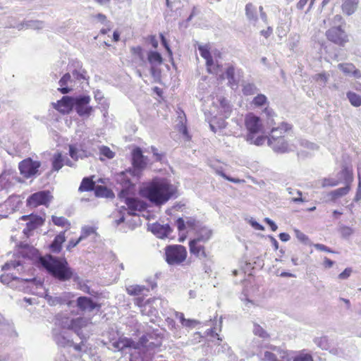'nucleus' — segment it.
<instances>
[{"label":"nucleus","mask_w":361,"mask_h":361,"mask_svg":"<svg viewBox=\"0 0 361 361\" xmlns=\"http://www.w3.org/2000/svg\"><path fill=\"white\" fill-rule=\"evenodd\" d=\"M151 302L155 305H157L158 304H161L163 302V300L159 298H154L152 300H148L147 302H145L143 305V299L141 298H138L135 299V304L138 305L139 307H144L145 309L147 307H150Z\"/></svg>","instance_id":"a19ab883"},{"label":"nucleus","mask_w":361,"mask_h":361,"mask_svg":"<svg viewBox=\"0 0 361 361\" xmlns=\"http://www.w3.org/2000/svg\"><path fill=\"white\" fill-rule=\"evenodd\" d=\"M133 170H136L140 175V171L147 166V158L142 154L140 147H136L132 152Z\"/></svg>","instance_id":"a211bd4d"},{"label":"nucleus","mask_w":361,"mask_h":361,"mask_svg":"<svg viewBox=\"0 0 361 361\" xmlns=\"http://www.w3.org/2000/svg\"><path fill=\"white\" fill-rule=\"evenodd\" d=\"M293 361H313V358L310 353H300L294 357Z\"/></svg>","instance_id":"13d9d810"},{"label":"nucleus","mask_w":361,"mask_h":361,"mask_svg":"<svg viewBox=\"0 0 361 361\" xmlns=\"http://www.w3.org/2000/svg\"><path fill=\"white\" fill-rule=\"evenodd\" d=\"M95 183L90 177H85L82 179L79 187L80 192L91 191L94 189Z\"/></svg>","instance_id":"e433bc0d"},{"label":"nucleus","mask_w":361,"mask_h":361,"mask_svg":"<svg viewBox=\"0 0 361 361\" xmlns=\"http://www.w3.org/2000/svg\"><path fill=\"white\" fill-rule=\"evenodd\" d=\"M263 113L266 115L267 123L268 126H273L276 125V122L274 121L276 114L271 109L266 107L264 109Z\"/></svg>","instance_id":"a18cd8bd"},{"label":"nucleus","mask_w":361,"mask_h":361,"mask_svg":"<svg viewBox=\"0 0 361 361\" xmlns=\"http://www.w3.org/2000/svg\"><path fill=\"white\" fill-rule=\"evenodd\" d=\"M73 319L70 318L67 314L60 312L56 314L54 324L56 328H61L62 330H71Z\"/></svg>","instance_id":"b1692460"},{"label":"nucleus","mask_w":361,"mask_h":361,"mask_svg":"<svg viewBox=\"0 0 361 361\" xmlns=\"http://www.w3.org/2000/svg\"><path fill=\"white\" fill-rule=\"evenodd\" d=\"M294 232L296 238L299 241L304 244H307L309 239L308 237L305 233H303L302 232L298 229H295Z\"/></svg>","instance_id":"e2e57ef3"},{"label":"nucleus","mask_w":361,"mask_h":361,"mask_svg":"<svg viewBox=\"0 0 361 361\" xmlns=\"http://www.w3.org/2000/svg\"><path fill=\"white\" fill-rule=\"evenodd\" d=\"M341 175L345 180V186L332 190L327 194V197L331 202H336L337 199L345 196L350 190V183L353 181L352 173L345 167L341 170Z\"/></svg>","instance_id":"0eeeda50"},{"label":"nucleus","mask_w":361,"mask_h":361,"mask_svg":"<svg viewBox=\"0 0 361 361\" xmlns=\"http://www.w3.org/2000/svg\"><path fill=\"white\" fill-rule=\"evenodd\" d=\"M40 262L49 274L61 281H68L73 276V271L65 258L49 255L41 257Z\"/></svg>","instance_id":"f03ea898"},{"label":"nucleus","mask_w":361,"mask_h":361,"mask_svg":"<svg viewBox=\"0 0 361 361\" xmlns=\"http://www.w3.org/2000/svg\"><path fill=\"white\" fill-rule=\"evenodd\" d=\"M95 232L94 228L91 226H85L82 228L81 235L79 237L82 240L86 238L87 236Z\"/></svg>","instance_id":"bf43d9fd"},{"label":"nucleus","mask_w":361,"mask_h":361,"mask_svg":"<svg viewBox=\"0 0 361 361\" xmlns=\"http://www.w3.org/2000/svg\"><path fill=\"white\" fill-rule=\"evenodd\" d=\"M326 36L329 41L341 47L348 42V36L340 25H334L326 30Z\"/></svg>","instance_id":"9d476101"},{"label":"nucleus","mask_w":361,"mask_h":361,"mask_svg":"<svg viewBox=\"0 0 361 361\" xmlns=\"http://www.w3.org/2000/svg\"><path fill=\"white\" fill-rule=\"evenodd\" d=\"M74 99L75 97L63 96L55 104V108L63 114L68 113L73 108Z\"/></svg>","instance_id":"bb28decb"},{"label":"nucleus","mask_w":361,"mask_h":361,"mask_svg":"<svg viewBox=\"0 0 361 361\" xmlns=\"http://www.w3.org/2000/svg\"><path fill=\"white\" fill-rule=\"evenodd\" d=\"M44 298L51 306L66 305L68 307H75V295L71 292H62L50 295L46 293Z\"/></svg>","instance_id":"423d86ee"},{"label":"nucleus","mask_w":361,"mask_h":361,"mask_svg":"<svg viewBox=\"0 0 361 361\" xmlns=\"http://www.w3.org/2000/svg\"><path fill=\"white\" fill-rule=\"evenodd\" d=\"M227 361H244L243 360H238L237 356L230 350L227 349Z\"/></svg>","instance_id":"774afa93"},{"label":"nucleus","mask_w":361,"mask_h":361,"mask_svg":"<svg viewBox=\"0 0 361 361\" xmlns=\"http://www.w3.org/2000/svg\"><path fill=\"white\" fill-rule=\"evenodd\" d=\"M120 197L124 199V202L128 207V214L130 216L136 215L137 212L144 211L147 207L145 202L136 198L130 197L129 195Z\"/></svg>","instance_id":"dca6fc26"},{"label":"nucleus","mask_w":361,"mask_h":361,"mask_svg":"<svg viewBox=\"0 0 361 361\" xmlns=\"http://www.w3.org/2000/svg\"><path fill=\"white\" fill-rule=\"evenodd\" d=\"M66 231L60 232L54 239L50 247L53 252L59 253L61 250V245L66 240Z\"/></svg>","instance_id":"473e14b6"},{"label":"nucleus","mask_w":361,"mask_h":361,"mask_svg":"<svg viewBox=\"0 0 361 361\" xmlns=\"http://www.w3.org/2000/svg\"><path fill=\"white\" fill-rule=\"evenodd\" d=\"M52 199L51 193L48 190H42L31 195L27 200L29 206L36 207L39 205H47Z\"/></svg>","instance_id":"2eb2a0df"},{"label":"nucleus","mask_w":361,"mask_h":361,"mask_svg":"<svg viewBox=\"0 0 361 361\" xmlns=\"http://www.w3.org/2000/svg\"><path fill=\"white\" fill-rule=\"evenodd\" d=\"M185 0H166V6L171 11H177L183 6V3Z\"/></svg>","instance_id":"49530a36"},{"label":"nucleus","mask_w":361,"mask_h":361,"mask_svg":"<svg viewBox=\"0 0 361 361\" xmlns=\"http://www.w3.org/2000/svg\"><path fill=\"white\" fill-rule=\"evenodd\" d=\"M212 235V231L206 226H201L196 230L195 237L192 240L198 243H207Z\"/></svg>","instance_id":"cd10ccee"},{"label":"nucleus","mask_w":361,"mask_h":361,"mask_svg":"<svg viewBox=\"0 0 361 361\" xmlns=\"http://www.w3.org/2000/svg\"><path fill=\"white\" fill-rule=\"evenodd\" d=\"M20 247L23 249L21 254L24 257H35L37 254V250L27 244L20 243Z\"/></svg>","instance_id":"4c0bfd02"},{"label":"nucleus","mask_w":361,"mask_h":361,"mask_svg":"<svg viewBox=\"0 0 361 361\" xmlns=\"http://www.w3.org/2000/svg\"><path fill=\"white\" fill-rule=\"evenodd\" d=\"M187 257L186 248L181 245H172L165 248V258L169 265H179Z\"/></svg>","instance_id":"39448f33"},{"label":"nucleus","mask_w":361,"mask_h":361,"mask_svg":"<svg viewBox=\"0 0 361 361\" xmlns=\"http://www.w3.org/2000/svg\"><path fill=\"white\" fill-rule=\"evenodd\" d=\"M198 49L201 56L206 60V65L208 71L221 77L223 75L221 68L219 67L217 61L216 64L214 63L208 46L199 45Z\"/></svg>","instance_id":"ddd939ff"},{"label":"nucleus","mask_w":361,"mask_h":361,"mask_svg":"<svg viewBox=\"0 0 361 361\" xmlns=\"http://www.w3.org/2000/svg\"><path fill=\"white\" fill-rule=\"evenodd\" d=\"M133 341L127 338H120L118 341H114L111 344L114 350H122L123 349L131 347Z\"/></svg>","instance_id":"f704fd0d"},{"label":"nucleus","mask_w":361,"mask_h":361,"mask_svg":"<svg viewBox=\"0 0 361 361\" xmlns=\"http://www.w3.org/2000/svg\"><path fill=\"white\" fill-rule=\"evenodd\" d=\"M60 87L58 89L59 91L63 94H68L73 90L75 86V80L72 78L71 75L67 73L59 81Z\"/></svg>","instance_id":"4be33fe9"},{"label":"nucleus","mask_w":361,"mask_h":361,"mask_svg":"<svg viewBox=\"0 0 361 361\" xmlns=\"http://www.w3.org/2000/svg\"><path fill=\"white\" fill-rule=\"evenodd\" d=\"M23 220H26L27 219L30 221L27 223L26 228L23 230L25 234H27V232L32 231L39 226H42L44 224V219L39 216H23L21 217Z\"/></svg>","instance_id":"393cba45"},{"label":"nucleus","mask_w":361,"mask_h":361,"mask_svg":"<svg viewBox=\"0 0 361 361\" xmlns=\"http://www.w3.org/2000/svg\"><path fill=\"white\" fill-rule=\"evenodd\" d=\"M100 154L108 159H112L115 155L114 152H113L110 148L106 146H102L100 148Z\"/></svg>","instance_id":"052dcab7"},{"label":"nucleus","mask_w":361,"mask_h":361,"mask_svg":"<svg viewBox=\"0 0 361 361\" xmlns=\"http://www.w3.org/2000/svg\"><path fill=\"white\" fill-rule=\"evenodd\" d=\"M204 243L190 240L189 243L190 252L200 259L206 260L208 259V254L205 250Z\"/></svg>","instance_id":"5701e85b"},{"label":"nucleus","mask_w":361,"mask_h":361,"mask_svg":"<svg viewBox=\"0 0 361 361\" xmlns=\"http://www.w3.org/2000/svg\"><path fill=\"white\" fill-rule=\"evenodd\" d=\"M314 343L318 347L322 348V350H327L330 349V347H331L330 343L329 342V339H328L327 336H326L316 338H314Z\"/></svg>","instance_id":"c03bdc74"},{"label":"nucleus","mask_w":361,"mask_h":361,"mask_svg":"<svg viewBox=\"0 0 361 361\" xmlns=\"http://www.w3.org/2000/svg\"><path fill=\"white\" fill-rule=\"evenodd\" d=\"M20 262L19 261H11L10 262H7L6 263L4 266H3V269L4 270H6V269H9L11 268H16L18 266H20Z\"/></svg>","instance_id":"0e129e2a"},{"label":"nucleus","mask_w":361,"mask_h":361,"mask_svg":"<svg viewBox=\"0 0 361 361\" xmlns=\"http://www.w3.org/2000/svg\"><path fill=\"white\" fill-rule=\"evenodd\" d=\"M130 51L133 55L137 56L139 59L140 64H144L146 63L144 51L141 47H133L130 48Z\"/></svg>","instance_id":"37998d69"},{"label":"nucleus","mask_w":361,"mask_h":361,"mask_svg":"<svg viewBox=\"0 0 361 361\" xmlns=\"http://www.w3.org/2000/svg\"><path fill=\"white\" fill-rule=\"evenodd\" d=\"M245 14L250 21L256 22L257 20L256 8L251 3H249L245 6Z\"/></svg>","instance_id":"ea45409f"},{"label":"nucleus","mask_w":361,"mask_h":361,"mask_svg":"<svg viewBox=\"0 0 361 361\" xmlns=\"http://www.w3.org/2000/svg\"><path fill=\"white\" fill-rule=\"evenodd\" d=\"M91 98L89 95H80L74 99L73 108L80 116L89 117L93 108L89 105Z\"/></svg>","instance_id":"9b49d317"},{"label":"nucleus","mask_w":361,"mask_h":361,"mask_svg":"<svg viewBox=\"0 0 361 361\" xmlns=\"http://www.w3.org/2000/svg\"><path fill=\"white\" fill-rule=\"evenodd\" d=\"M0 281L1 283L4 284L8 285L11 288H16L15 286L16 283H30L32 284H35L36 286H42V283L40 281H38L37 283V280L35 279H23L18 278L16 276H13V275H1L0 276Z\"/></svg>","instance_id":"6ab92c4d"},{"label":"nucleus","mask_w":361,"mask_h":361,"mask_svg":"<svg viewBox=\"0 0 361 361\" xmlns=\"http://www.w3.org/2000/svg\"><path fill=\"white\" fill-rule=\"evenodd\" d=\"M277 353L266 351L264 353V361H290V359L287 352L280 350L276 348H274Z\"/></svg>","instance_id":"a878e982"},{"label":"nucleus","mask_w":361,"mask_h":361,"mask_svg":"<svg viewBox=\"0 0 361 361\" xmlns=\"http://www.w3.org/2000/svg\"><path fill=\"white\" fill-rule=\"evenodd\" d=\"M258 92L257 86L254 83H245L243 85V92L245 95H253Z\"/></svg>","instance_id":"de8ad7c7"},{"label":"nucleus","mask_w":361,"mask_h":361,"mask_svg":"<svg viewBox=\"0 0 361 361\" xmlns=\"http://www.w3.org/2000/svg\"><path fill=\"white\" fill-rule=\"evenodd\" d=\"M289 129H290V126L284 122H282L278 127H272L267 143L274 152L283 154L291 151L283 136V134Z\"/></svg>","instance_id":"7ed1b4c3"},{"label":"nucleus","mask_w":361,"mask_h":361,"mask_svg":"<svg viewBox=\"0 0 361 361\" xmlns=\"http://www.w3.org/2000/svg\"><path fill=\"white\" fill-rule=\"evenodd\" d=\"M252 331L255 335L258 336L262 338L265 339L269 337V334L257 323H254Z\"/></svg>","instance_id":"09e8293b"},{"label":"nucleus","mask_w":361,"mask_h":361,"mask_svg":"<svg viewBox=\"0 0 361 361\" xmlns=\"http://www.w3.org/2000/svg\"><path fill=\"white\" fill-rule=\"evenodd\" d=\"M210 129L215 133L224 135V130L226 127V121L224 118H214L209 123Z\"/></svg>","instance_id":"2f4dec72"},{"label":"nucleus","mask_w":361,"mask_h":361,"mask_svg":"<svg viewBox=\"0 0 361 361\" xmlns=\"http://www.w3.org/2000/svg\"><path fill=\"white\" fill-rule=\"evenodd\" d=\"M149 229L159 238H167L172 232V228L169 224L162 225L159 223L149 225Z\"/></svg>","instance_id":"412c9836"},{"label":"nucleus","mask_w":361,"mask_h":361,"mask_svg":"<svg viewBox=\"0 0 361 361\" xmlns=\"http://www.w3.org/2000/svg\"><path fill=\"white\" fill-rule=\"evenodd\" d=\"M329 75L326 73L316 74L314 77V80L319 85L324 87L329 80Z\"/></svg>","instance_id":"864d4df0"},{"label":"nucleus","mask_w":361,"mask_h":361,"mask_svg":"<svg viewBox=\"0 0 361 361\" xmlns=\"http://www.w3.org/2000/svg\"><path fill=\"white\" fill-rule=\"evenodd\" d=\"M75 307H77L82 312H92L98 307V305L91 298L80 296L75 300Z\"/></svg>","instance_id":"aec40b11"},{"label":"nucleus","mask_w":361,"mask_h":361,"mask_svg":"<svg viewBox=\"0 0 361 361\" xmlns=\"http://www.w3.org/2000/svg\"><path fill=\"white\" fill-rule=\"evenodd\" d=\"M131 177L138 179L140 176L136 170H133L130 168L117 174V182L122 185L118 194L119 197H126L133 192L135 185L131 180Z\"/></svg>","instance_id":"20e7f679"},{"label":"nucleus","mask_w":361,"mask_h":361,"mask_svg":"<svg viewBox=\"0 0 361 361\" xmlns=\"http://www.w3.org/2000/svg\"><path fill=\"white\" fill-rule=\"evenodd\" d=\"M359 0H343L341 6L342 11L344 14L351 16L357 10Z\"/></svg>","instance_id":"7c9ffc66"},{"label":"nucleus","mask_w":361,"mask_h":361,"mask_svg":"<svg viewBox=\"0 0 361 361\" xmlns=\"http://www.w3.org/2000/svg\"><path fill=\"white\" fill-rule=\"evenodd\" d=\"M243 78V72L233 65L227 66V80L232 89L238 87V85Z\"/></svg>","instance_id":"f3484780"},{"label":"nucleus","mask_w":361,"mask_h":361,"mask_svg":"<svg viewBox=\"0 0 361 361\" xmlns=\"http://www.w3.org/2000/svg\"><path fill=\"white\" fill-rule=\"evenodd\" d=\"M147 61L151 64V71L153 73H154V66L157 65H160L163 62V59L161 55L154 51H149L147 53Z\"/></svg>","instance_id":"72a5a7b5"},{"label":"nucleus","mask_w":361,"mask_h":361,"mask_svg":"<svg viewBox=\"0 0 361 361\" xmlns=\"http://www.w3.org/2000/svg\"><path fill=\"white\" fill-rule=\"evenodd\" d=\"M338 68L342 71L345 75H353L355 78H361V72L355 68L353 63H339Z\"/></svg>","instance_id":"c85d7f7f"},{"label":"nucleus","mask_w":361,"mask_h":361,"mask_svg":"<svg viewBox=\"0 0 361 361\" xmlns=\"http://www.w3.org/2000/svg\"><path fill=\"white\" fill-rule=\"evenodd\" d=\"M245 125L247 130L246 140H252L255 138V135L262 132L263 125L260 118L252 113L246 115Z\"/></svg>","instance_id":"1a4fd4ad"},{"label":"nucleus","mask_w":361,"mask_h":361,"mask_svg":"<svg viewBox=\"0 0 361 361\" xmlns=\"http://www.w3.org/2000/svg\"><path fill=\"white\" fill-rule=\"evenodd\" d=\"M267 139L268 140V137L267 136L255 135V138L246 140L249 142L250 144H254L257 146H261L265 142Z\"/></svg>","instance_id":"6e6d98bb"},{"label":"nucleus","mask_w":361,"mask_h":361,"mask_svg":"<svg viewBox=\"0 0 361 361\" xmlns=\"http://www.w3.org/2000/svg\"><path fill=\"white\" fill-rule=\"evenodd\" d=\"M92 329L91 319L86 317H78L73 319L71 330L73 331L81 339V344L83 340L89 337Z\"/></svg>","instance_id":"6e6552de"},{"label":"nucleus","mask_w":361,"mask_h":361,"mask_svg":"<svg viewBox=\"0 0 361 361\" xmlns=\"http://www.w3.org/2000/svg\"><path fill=\"white\" fill-rule=\"evenodd\" d=\"M52 221L53 223L59 226L66 227V228H69L71 224L68 221L67 219H66L63 216H52Z\"/></svg>","instance_id":"8fccbe9b"},{"label":"nucleus","mask_w":361,"mask_h":361,"mask_svg":"<svg viewBox=\"0 0 361 361\" xmlns=\"http://www.w3.org/2000/svg\"><path fill=\"white\" fill-rule=\"evenodd\" d=\"M340 183L341 180L339 179L325 178L322 180V187H334L338 185Z\"/></svg>","instance_id":"5fc2aeb1"},{"label":"nucleus","mask_w":361,"mask_h":361,"mask_svg":"<svg viewBox=\"0 0 361 361\" xmlns=\"http://www.w3.org/2000/svg\"><path fill=\"white\" fill-rule=\"evenodd\" d=\"M175 224L179 231H182L185 228V222L183 218H178Z\"/></svg>","instance_id":"338daca9"},{"label":"nucleus","mask_w":361,"mask_h":361,"mask_svg":"<svg viewBox=\"0 0 361 361\" xmlns=\"http://www.w3.org/2000/svg\"><path fill=\"white\" fill-rule=\"evenodd\" d=\"M346 97L350 104L355 107L361 106V96L353 91H348L346 93Z\"/></svg>","instance_id":"58836bf2"},{"label":"nucleus","mask_w":361,"mask_h":361,"mask_svg":"<svg viewBox=\"0 0 361 361\" xmlns=\"http://www.w3.org/2000/svg\"><path fill=\"white\" fill-rule=\"evenodd\" d=\"M40 166L39 161H33L32 159L28 158L20 161L18 168L20 173L25 178H28L37 173Z\"/></svg>","instance_id":"4468645a"},{"label":"nucleus","mask_w":361,"mask_h":361,"mask_svg":"<svg viewBox=\"0 0 361 361\" xmlns=\"http://www.w3.org/2000/svg\"><path fill=\"white\" fill-rule=\"evenodd\" d=\"M27 26L34 30H39L44 27V23L39 20H30L27 23Z\"/></svg>","instance_id":"680f3d73"},{"label":"nucleus","mask_w":361,"mask_h":361,"mask_svg":"<svg viewBox=\"0 0 361 361\" xmlns=\"http://www.w3.org/2000/svg\"><path fill=\"white\" fill-rule=\"evenodd\" d=\"M71 73V76L73 78V79L74 80H75L80 82H82L83 81H87L89 80L87 71L82 67L80 63H77L76 67Z\"/></svg>","instance_id":"c756f323"},{"label":"nucleus","mask_w":361,"mask_h":361,"mask_svg":"<svg viewBox=\"0 0 361 361\" xmlns=\"http://www.w3.org/2000/svg\"><path fill=\"white\" fill-rule=\"evenodd\" d=\"M69 154L72 159L78 160V149L75 146L69 145Z\"/></svg>","instance_id":"69168bd1"},{"label":"nucleus","mask_w":361,"mask_h":361,"mask_svg":"<svg viewBox=\"0 0 361 361\" xmlns=\"http://www.w3.org/2000/svg\"><path fill=\"white\" fill-rule=\"evenodd\" d=\"M177 187L166 178H154L140 188L142 197L147 199L155 206H161L169 200L177 197Z\"/></svg>","instance_id":"f257e3e1"},{"label":"nucleus","mask_w":361,"mask_h":361,"mask_svg":"<svg viewBox=\"0 0 361 361\" xmlns=\"http://www.w3.org/2000/svg\"><path fill=\"white\" fill-rule=\"evenodd\" d=\"M267 103V98L264 94H258L254 97L252 104L255 106L259 107L265 105Z\"/></svg>","instance_id":"603ef678"},{"label":"nucleus","mask_w":361,"mask_h":361,"mask_svg":"<svg viewBox=\"0 0 361 361\" xmlns=\"http://www.w3.org/2000/svg\"><path fill=\"white\" fill-rule=\"evenodd\" d=\"M287 190L288 191V193L290 195H294L295 192L298 195V197H293L292 199L293 202H294L295 203L305 202V200L302 197V192L300 190H294L291 188H288Z\"/></svg>","instance_id":"4d7b16f0"},{"label":"nucleus","mask_w":361,"mask_h":361,"mask_svg":"<svg viewBox=\"0 0 361 361\" xmlns=\"http://www.w3.org/2000/svg\"><path fill=\"white\" fill-rule=\"evenodd\" d=\"M65 159L61 153L58 152L54 154L51 159L52 169L59 171L64 165Z\"/></svg>","instance_id":"c9c22d12"},{"label":"nucleus","mask_w":361,"mask_h":361,"mask_svg":"<svg viewBox=\"0 0 361 361\" xmlns=\"http://www.w3.org/2000/svg\"><path fill=\"white\" fill-rule=\"evenodd\" d=\"M53 338L56 343L61 347H71L73 346L76 351L82 350V344H74L73 341L67 332L59 330L58 328H54L52 330Z\"/></svg>","instance_id":"f8f14e48"},{"label":"nucleus","mask_w":361,"mask_h":361,"mask_svg":"<svg viewBox=\"0 0 361 361\" xmlns=\"http://www.w3.org/2000/svg\"><path fill=\"white\" fill-rule=\"evenodd\" d=\"M145 289L143 286L133 285L127 287L126 291L130 295H137L141 294Z\"/></svg>","instance_id":"3c124183"},{"label":"nucleus","mask_w":361,"mask_h":361,"mask_svg":"<svg viewBox=\"0 0 361 361\" xmlns=\"http://www.w3.org/2000/svg\"><path fill=\"white\" fill-rule=\"evenodd\" d=\"M94 194L97 197H109L112 195V192L105 186L95 185Z\"/></svg>","instance_id":"79ce46f5"}]
</instances>
